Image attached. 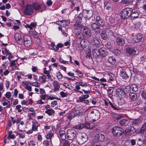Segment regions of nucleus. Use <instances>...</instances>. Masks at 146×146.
Here are the masks:
<instances>
[{"instance_id":"obj_1","label":"nucleus","mask_w":146,"mask_h":146,"mask_svg":"<svg viewBox=\"0 0 146 146\" xmlns=\"http://www.w3.org/2000/svg\"><path fill=\"white\" fill-rule=\"evenodd\" d=\"M111 133L115 136L119 137L122 135L123 132V129L119 127L115 126L111 129Z\"/></svg>"},{"instance_id":"obj_2","label":"nucleus","mask_w":146,"mask_h":146,"mask_svg":"<svg viewBox=\"0 0 146 146\" xmlns=\"http://www.w3.org/2000/svg\"><path fill=\"white\" fill-rule=\"evenodd\" d=\"M132 9L130 8H126L123 9L120 13L121 18L123 19L128 18L130 16V13L132 12Z\"/></svg>"},{"instance_id":"obj_3","label":"nucleus","mask_w":146,"mask_h":146,"mask_svg":"<svg viewBox=\"0 0 146 146\" xmlns=\"http://www.w3.org/2000/svg\"><path fill=\"white\" fill-rule=\"evenodd\" d=\"M89 115L91 117L92 120L95 121L98 120L100 118V116L99 111L96 110L89 112L88 116Z\"/></svg>"},{"instance_id":"obj_4","label":"nucleus","mask_w":146,"mask_h":146,"mask_svg":"<svg viewBox=\"0 0 146 146\" xmlns=\"http://www.w3.org/2000/svg\"><path fill=\"white\" fill-rule=\"evenodd\" d=\"M88 137L85 133H82L79 136L77 140L80 144H82L85 143L88 140Z\"/></svg>"},{"instance_id":"obj_5","label":"nucleus","mask_w":146,"mask_h":146,"mask_svg":"<svg viewBox=\"0 0 146 146\" xmlns=\"http://www.w3.org/2000/svg\"><path fill=\"white\" fill-rule=\"evenodd\" d=\"M82 15L84 17L86 20L89 19L93 15V12L91 10H86L83 9L82 11Z\"/></svg>"},{"instance_id":"obj_6","label":"nucleus","mask_w":146,"mask_h":146,"mask_svg":"<svg viewBox=\"0 0 146 146\" xmlns=\"http://www.w3.org/2000/svg\"><path fill=\"white\" fill-rule=\"evenodd\" d=\"M136 132L135 128L133 127H130L126 129L124 133L126 136H129L133 134Z\"/></svg>"},{"instance_id":"obj_7","label":"nucleus","mask_w":146,"mask_h":146,"mask_svg":"<svg viewBox=\"0 0 146 146\" xmlns=\"http://www.w3.org/2000/svg\"><path fill=\"white\" fill-rule=\"evenodd\" d=\"M75 131L72 129H70L67 130L66 135L68 139L72 140L76 136Z\"/></svg>"},{"instance_id":"obj_8","label":"nucleus","mask_w":146,"mask_h":146,"mask_svg":"<svg viewBox=\"0 0 146 146\" xmlns=\"http://www.w3.org/2000/svg\"><path fill=\"white\" fill-rule=\"evenodd\" d=\"M33 7L31 5L28 4L27 5L24 11L23 12L25 15H30L33 13Z\"/></svg>"},{"instance_id":"obj_9","label":"nucleus","mask_w":146,"mask_h":146,"mask_svg":"<svg viewBox=\"0 0 146 146\" xmlns=\"http://www.w3.org/2000/svg\"><path fill=\"white\" fill-rule=\"evenodd\" d=\"M75 84L76 86L75 88L74 89V91L76 92L78 91V90L81 89L80 86L84 87H86L87 86V84L86 83L82 82H76L75 83Z\"/></svg>"},{"instance_id":"obj_10","label":"nucleus","mask_w":146,"mask_h":146,"mask_svg":"<svg viewBox=\"0 0 146 146\" xmlns=\"http://www.w3.org/2000/svg\"><path fill=\"white\" fill-rule=\"evenodd\" d=\"M115 92L116 95L119 98H123L125 96L124 91L120 88H118Z\"/></svg>"},{"instance_id":"obj_11","label":"nucleus","mask_w":146,"mask_h":146,"mask_svg":"<svg viewBox=\"0 0 146 146\" xmlns=\"http://www.w3.org/2000/svg\"><path fill=\"white\" fill-rule=\"evenodd\" d=\"M24 43L25 45L27 47H29L31 45V40L29 36L26 35L24 36Z\"/></svg>"},{"instance_id":"obj_12","label":"nucleus","mask_w":146,"mask_h":146,"mask_svg":"<svg viewBox=\"0 0 146 146\" xmlns=\"http://www.w3.org/2000/svg\"><path fill=\"white\" fill-rule=\"evenodd\" d=\"M82 31L84 35L86 38H89L91 36V31L87 27H84Z\"/></svg>"},{"instance_id":"obj_13","label":"nucleus","mask_w":146,"mask_h":146,"mask_svg":"<svg viewBox=\"0 0 146 146\" xmlns=\"http://www.w3.org/2000/svg\"><path fill=\"white\" fill-rule=\"evenodd\" d=\"M44 108L46 110L45 113L48 115H52L55 113V111L53 109L50 108V106L48 105H45Z\"/></svg>"},{"instance_id":"obj_14","label":"nucleus","mask_w":146,"mask_h":146,"mask_svg":"<svg viewBox=\"0 0 146 146\" xmlns=\"http://www.w3.org/2000/svg\"><path fill=\"white\" fill-rule=\"evenodd\" d=\"M142 38V36L141 33H137L134 36L133 41L135 42H138L141 41Z\"/></svg>"},{"instance_id":"obj_15","label":"nucleus","mask_w":146,"mask_h":146,"mask_svg":"<svg viewBox=\"0 0 146 146\" xmlns=\"http://www.w3.org/2000/svg\"><path fill=\"white\" fill-rule=\"evenodd\" d=\"M53 86V90L54 92L58 91L60 88V85L56 80H54L52 83Z\"/></svg>"},{"instance_id":"obj_16","label":"nucleus","mask_w":146,"mask_h":146,"mask_svg":"<svg viewBox=\"0 0 146 146\" xmlns=\"http://www.w3.org/2000/svg\"><path fill=\"white\" fill-rule=\"evenodd\" d=\"M15 40L19 44H21L23 42V40L21 35L18 33H16L14 36Z\"/></svg>"},{"instance_id":"obj_17","label":"nucleus","mask_w":146,"mask_h":146,"mask_svg":"<svg viewBox=\"0 0 146 146\" xmlns=\"http://www.w3.org/2000/svg\"><path fill=\"white\" fill-rule=\"evenodd\" d=\"M105 136L101 133L96 134L95 136V139L100 142H103L105 139Z\"/></svg>"},{"instance_id":"obj_18","label":"nucleus","mask_w":146,"mask_h":146,"mask_svg":"<svg viewBox=\"0 0 146 146\" xmlns=\"http://www.w3.org/2000/svg\"><path fill=\"white\" fill-rule=\"evenodd\" d=\"M115 42L117 44L120 46L123 45L125 43V41L123 38L119 37L116 38Z\"/></svg>"},{"instance_id":"obj_19","label":"nucleus","mask_w":146,"mask_h":146,"mask_svg":"<svg viewBox=\"0 0 146 146\" xmlns=\"http://www.w3.org/2000/svg\"><path fill=\"white\" fill-rule=\"evenodd\" d=\"M92 28L96 34H98L100 32V29L98 25L95 23H93L91 26Z\"/></svg>"},{"instance_id":"obj_20","label":"nucleus","mask_w":146,"mask_h":146,"mask_svg":"<svg viewBox=\"0 0 146 146\" xmlns=\"http://www.w3.org/2000/svg\"><path fill=\"white\" fill-rule=\"evenodd\" d=\"M120 75L123 79H126L129 78V76L126 73L125 69H122L120 70Z\"/></svg>"},{"instance_id":"obj_21","label":"nucleus","mask_w":146,"mask_h":146,"mask_svg":"<svg viewBox=\"0 0 146 146\" xmlns=\"http://www.w3.org/2000/svg\"><path fill=\"white\" fill-rule=\"evenodd\" d=\"M107 60L110 64L112 65L115 64L116 62V59L113 56L108 57L107 58Z\"/></svg>"},{"instance_id":"obj_22","label":"nucleus","mask_w":146,"mask_h":146,"mask_svg":"<svg viewBox=\"0 0 146 146\" xmlns=\"http://www.w3.org/2000/svg\"><path fill=\"white\" fill-rule=\"evenodd\" d=\"M46 80V75L44 74H42L40 76L38 81L41 83H45Z\"/></svg>"},{"instance_id":"obj_23","label":"nucleus","mask_w":146,"mask_h":146,"mask_svg":"<svg viewBox=\"0 0 146 146\" xmlns=\"http://www.w3.org/2000/svg\"><path fill=\"white\" fill-rule=\"evenodd\" d=\"M83 25L81 22H76L74 25V28L75 29H78L80 30L82 29Z\"/></svg>"},{"instance_id":"obj_24","label":"nucleus","mask_w":146,"mask_h":146,"mask_svg":"<svg viewBox=\"0 0 146 146\" xmlns=\"http://www.w3.org/2000/svg\"><path fill=\"white\" fill-rule=\"evenodd\" d=\"M139 14L136 11H134L130 13V16L132 19H134L137 18L139 16Z\"/></svg>"},{"instance_id":"obj_25","label":"nucleus","mask_w":146,"mask_h":146,"mask_svg":"<svg viewBox=\"0 0 146 146\" xmlns=\"http://www.w3.org/2000/svg\"><path fill=\"white\" fill-rule=\"evenodd\" d=\"M58 23L59 25L62 27H65L68 25L69 23L68 21L61 20L58 22Z\"/></svg>"},{"instance_id":"obj_26","label":"nucleus","mask_w":146,"mask_h":146,"mask_svg":"<svg viewBox=\"0 0 146 146\" xmlns=\"http://www.w3.org/2000/svg\"><path fill=\"white\" fill-rule=\"evenodd\" d=\"M67 74L69 76H71V77L69 78L65 77V78L68 80H70L72 81H73L75 79L74 76V73L71 72H69L67 73Z\"/></svg>"},{"instance_id":"obj_27","label":"nucleus","mask_w":146,"mask_h":146,"mask_svg":"<svg viewBox=\"0 0 146 146\" xmlns=\"http://www.w3.org/2000/svg\"><path fill=\"white\" fill-rule=\"evenodd\" d=\"M129 120L126 119H122L120 120L119 122V124L122 126H126L129 123Z\"/></svg>"},{"instance_id":"obj_28","label":"nucleus","mask_w":146,"mask_h":146,"mask_svg":"<svg viewBox=\"0 0 146 146\" xmlns=\"http://www.w3.org/2000/svg\"><path fill=\"white\" fill-rule=\"evenodd\" d=\"M92 53L94 56L96 58L98 57L100 55V53H99V49L95 48L93 49Z\"/></svg>"},{"instance_id":"obj_29","label":"nucleus","mask_w":146,"mask_h":146,"mask_svg":"<svg viewBox=\"0 0 146 146\" xmlns=\"http://www.w3.org/2000/svg\"><path fill=\"white\" fill-rule=\"evenodd\" d=\"M142 138H139L138 139V142H140L142 141V142L146 143V133L142 134L141 135Z\"/></svg>"},{"instance_id":"obj_30","label":"nucleus","mask_w":146,"mask_h":146,"mask_svg":"<svg viewBox=\"0 0 146 146\" xmlns=\"http://www.w3.org/2000/svg\"><path fill=\"white\" fill-rule=\"evenodd\" d=\"M88 146H104L102 145L96 141H92L89 142Z\"/></svg>"},{"instance_id":"obj_31","label":"nucleus","mask_w":146,"mask_h":146,"mask_svg":"<svg viewBox=\"0 0 146 146\" xmlns=\"http://www.w3.org/2000/svg\"><path fill=\"white\" fill-rule=\"evenodd\" d=\"M3 100H6L3 102L2 104L4 106H6L7 108H9L11 107L10 102L6 100L5 97H3Z\"/></svg>"},{"instance_id":"obj_32","label":"nucleus","mask_w":146,"mask_h":146,"mask_svg":"<svg viewBox=\"0 0 146 146\" xmlns=\"http://www.w3.org/2000/svg\"><path fill=\"white\" fill-rule=\"evenodd\" d=\"M112 116L114 119L117 120L122 118L123 117V115L121 114H117L115 113H112Z\"/></svg>"},{"instance_id":"obj_33","label":"nucleus","mask_w":146,"mask_h":146,"mask_svg":"<svg viewBox=\"0 0 146 146\" xmlns=\"http://www.w3.org/2000/svg\"><path fill=\"white\" fill-rule=\"evenodd\" d=\"M75 117L77 115H82V111L79 110H75L72 111Z\"/></svg>"},{"instance_id":"obj_34","label":"nucleus","mask_w":146,"mask_h":146,"mask_svg":"<svg viewBox=\"0 0 146 146\" xmlns=\"http://www.w3.org/2000/svg\"><path fill=\"white\" fill-rule=\"evenodd\" d=\"M32 6L36 11L39 10L41 8V5L39 3H34Z\"/></svg>"},{"instance_id":"obj_35","label":"nucleus","mask_w":146,"mask_h":146,"mask_svg":"<svg viewBox=\"0 0 146 146\" xmlns=\"http://www.w3.org/2000/svg\"><path fill=\"white\" fill-rule=\"evenodd\" d=\"M99 53H100V55L104 57L106 54V49L104 48H101L99 49Z\"/></svg>"},{"instance_id":"obj_36","label":"nucleus","mask_w":146,"mask_h":146,"mask_svg":"<svg viewBox=\"0 0 146 146\" xmlns=\"http://www.w3.org/2000/svg\"><path fill=\"white\" fill-rule=\"evenodd\" d=\"M126 51L127 53L130 55H133L135 53V51L134 49L129 47L127 48Z\"/></svg>"},{"instance_id":"obj_37","label":"nucleus","mask_w":146,"mask_h":146,"mask_svg":"<svg viewBox=\"0 0 146 146\" xmlns=\"http://www.w3.org/2000/svg\"><path fill=\"white\" fill-rule=\"evenodd\" d=\"M92 42L93 45L96 47H99L100 46L99 41L96 39H94Z\"/></svg>"},{"instance_id":"obj_38","label":"nucleus","mask_w":146,"mask_h":146,"mask_svg":"<svg viewBox=\"0 0 146 146\" xmlns=\"http://www.w3.org/2000/svg\"><path fill=\"white\" fill-rule=\"evenodd\" d=\"M60 136L61 139L63 141H64L66 139V135L64 131L61 130L59 131Z\"/></svg>"},{"instance_id":"obj_39","label":"nucleus","mask_w":146,"mask_h":146,"mask_svg":"<svg viewBox=\"0 0 146 146\" xmlns=\"http://www.w3.org/2000/svg\"><path fill=\"white\" fill-rule=\"evenodd\" d=\"M40 124L38 122H36L33 125L32 127V130L33 131H38V127L39 126Z\"/></svg>"},{"instance_id":"obj_40","label":"nucleus","mask_w":146,"mask_h":146,"mask_svg":"<svg viewBox=\"0 0 146 146\" xmlns=\"http://www.w3.org/2000/svg\"><path fill=\"white\" fill-rule=\"evenodd\" d=\"M146 130V121L141 127L139 132L140 133H142L145 132Z\"/></svg>"},{"instance_id":"obj_41","label":"nucleus","mask_w":146,"mask_h":146,"mask_svg":"<svg viewBox=\"0 0 146 146\" xmlns=\"http://www.w3.org/2000/svg\"><path fill=\"white\" fill-rule=\"evenodd\" d=\"M142 122V121L140 119H135L132 121V124L135 126L137 125L141 124Z\"/></svg>"},{"instance_id":"obj_42","label":"nucleus","mask_w":146,"mask_h":146,"mask_svg":"<svg viewBox=\"0 0 146 146\" xmlns=\"http://www.w3.org/2000/svg\"><path fill=\"white\" fill-rule=\"evenodd\" d=\"M129 96L130 98L133 100H136L137 98L136 94L133 93H130L129 94Z\"/></svg>"},{"instance_id":"obj_43","label":"nucleus","mask_w":146,"mask_h":146,"mask_svg":"<svg viewBox=\"0 0 146 146\" xmlns=\"http://www.w3.org/2000/svg\"><path fill=\"white\" fill-rule=\"evenodd\" d=\"M91 78L92 79H94L96 80H97L98 81H100L102 82H107V80L106 79L104 78H102L100 79L98 78H97L95 77H91Z\"/></svg>"},{"instance_id":"obj_44","label":"nucleus","mask_w":146,"mask_h":146,"mask_svg":"<svg viewBox=\"0 0 146 146\" xmlns=\"http://www.w3.org/2000/svg\"><path fill=\"white\" fill-rule=\"evenodd\" d=\"M56 75L57 79L59 80H61L63 77L62 74L61 73L60 71H58L56 72Z\"/></svg>"},{"instance_id":"obj_45","label":"nucleus","mask_w":146,"mask_h":146,"mask_svg":"<svg viewBox=\"0 0 146 146\" xmlns=\"http://www.w3.org/2000/svg\"><path fill=\"white\" fill-rule=\"evenodd\" d=\"M130 88L133 91L135 92H136L138 90L137 86L135 84L131 85L130 86Z\"/></svg>"},{"instance_id":"obj_46","label":"nucleus","mask_w":146,"mask_h":146,"mask_svg":"<svg viewBox=\"0 0 146 146\" xmlns=\"http://www.w3.org/2000/svg\"><path fill=\"white\" fill-rule=\"evenodd\" d=\"M16 60H15L12 61L10 64V66L12 67V70L15 69L17 67L16 64Z\"/></svg>"},{"instance_id":"obj_47","label":"nucleus","mask_w":146,"mask_h":146,"mask_svg":"<svg viewBox=\"0 0 146 146\" xmlns=\"http://www.w3.org/2000/svg\"><path fill=\"white\" fill-rule=\"evenodd\" d=\"M84 127L88 129H91L93 127V125L89 123H86L84 125Z\"/></svg>"},{"instance_id":"obj_48","label":"nucleus","mask_w":146,"mask_h":146,"mask_svg":"<svg viewBox=\"0 0 146 146\" xmlns=\"http://www.w3.org/2000/svg\"><path fill=\"white\" fill-rule=\"evenodd\" d=\"M141 24L140 22L137 21L136 22L135 24H133V28L136 29H139L141 26Z\"/></svg>"},{"instance_id":"obj_49","label":"nucleus","mask_w":146,"mask_h":146,"mask_svg":"<svg viewBox=\"0 0 146 146\" xmlns=\"http://www.w3.org/2000/svg\"><path fill=\"white\" fill-rule=\"evenodd\" d=\"M105 8L107 10L110 11L112 9L111 5L109 3H104Z\"/></svg>"},{"instance_id":"obj_50","label":"nucleus","mask_w":146,"mask_h":146,"mask_svg":"<svg viewBox=\"0 0 146 146\" xmlns=\"http://www.w3.org/2000/svg\"><path fill=\"white\" fill-rule=\"evenodd\" d=\"M101 36L102 38L104 40H106L107 38V35L106 33L104 31H102L101 34Z\"/></svg>"},{"instance_id":"obj_51","label":"nucleus","mask_w":146,"mask_h":146,"mask_svg":"<svg viewBox=\"0 0 146 146\" xmlns=\"http://www.w3.org/2000/svg\"><path fill=\"white\" fill-rule=\"evenodd\" d=\"M52 143V140H46L43 141V144L44 146H48Z\"/></svg>"},{"instance_id":"obj_52","label":"nucleus","mask_w":146,"mask_h":146,"mask_svg":"<svg viewBox=\"0 0 146 146\" xmlns=\"http://www.w3.org/2000/svg\"><path fill=\"white\" fill-rule=\"evenodd\" d=\"M83 16L82 14L81 13H80L76 18V22H81Z\"/></svg>"},{"instance_id":"obj_53","label":"nucleus","mask_w":146,"mask_h":146,"mask_svg":"<svg viewBox=\"0 0 146 146\" xmlns=\"http://www.w3.org/2000/svg\"><path fill=\"white\" fill-rule=\"evenodd\" d=\"M53 135V134L52 132H50L48 133L46 135V138L49 139L50 140H51V138L52 137Z\"/></svg>"},{"instance_id":"obj_54","label":"nucleus","mask_w":146,"mask_h":146,"mask_svg":"<svg viewBox=\"0 0 146 146\" xmlns=\"http://www.w3.org/2000/svg\"><path fill=\"white\" fill-rule=\"evenodd\" d=\"M30 84L33 86L36 87H40V84L38 82H35L30 83Z\"/></svg>"},{"instance_id":"obj_55","label":"nucleus","mask_w":146,"mask_h":146,"mask_svg":"<svg viewBox=\"0 0 146 146\" xmlns=\"http://www.w3.org/2000/svg\"><path fill=\"white\" fill-rule=\"evenodd\" d=\"M97 23L98 24V26L100 27H103L104 25V22L102 19L100 20Z\"/></svg>"},{"instance_id":"obj_56","label":"nucleus","mask_w":146,"mask_h":146,"mask_svg":"<svg viewBox=\"0 0 146 146\" xmlns=\"http://www.w3.org/2000/svg\"><path fill=\"white\" fill-rule=\"evenodd\" d=\"M113 91V88H111L108 89V93L109 96L111 97L112 96V94Z\"/></svg>"},{"instance_id":"obj_57","label":"nucleus","mask_w":146,"mask_h":146,"mask_svg":"<svg viewBox=\"0 0 146 146\" xmlns=\"http://www.w3.org/2000/svg\"><path fill=\"white\" fill-rule=\"evenodd\" d=\"M109 104L110 105L111 107L115 110H118V109L115 106L114 104L112 103L110 101H109Z\"/></svg>"},{"instance_id":"obj_58","label":"nucleus","mask_w":146,"mask_h":146,"mask_svg":"<svg viewBox=\"0 0 146 146\" xmlns=\"http://www.w3.org/2000/svg\"><path fill=\"white\" fill-rule=\"evenodd\" d=\"M44 74L46 75L47 77L48 78H51V75L50 74V71L49 70L45 71L44 72H43Z\"/></svg>"},{"instance_id":"obj_59","label":"nucleus","mask_w":146,"mask_h":146,"mask_svg":"<svg viewBox=\"0 0 146 146\" xmlns=\"http://www.w3.org/2000/svg\"><path fill=\"white\" fill-rule=\"evenodd\" d=\"M122 3L124 4H129L132 3V0H121Z\"/></svg>"},{"instance_id":"obj_60","label":"nucleus","mask_w":146,"mask_h":146,"mask_svg":"<svg viewBox=\"0 0 146 146\" xmlns=\"http://www.w3.org/2000/svg\"><path fill=\"white\" fill-rule=\"evenodd\" d=\"M75 116L72 112L69 114L67 117V118L69 120H71L72 119L75 117Z\"/></svg>"},{"instance_id":"obj_61","label":"nucleus","mask_w":146,"mask_h":146,"mask_svg":"<svg viewBox=\"0 0 146 146\" xmlns=\"http://www.w3.org/2000/svg\"><path fill=\"white\" fill-rule=\"evenodd\" d=\"M75 72L76 73V75L79 77L80 78L83 76V74L80 71L77 70L75 71Z\"/></svg>"},{"instance_id":"obj_62","label":"nucleus","mask_w":146,"mask_h":146,"mask_svg":"<svg viewBox=\"0 0 146 146\" xmlns=\"http://www.w3.org/2000/svg\"><path fill=\"white\" fill-rule=\"evenodd\" d=\"M123 98H119V99L118 100V103L120 105H123L125 102V101L122 99Z\"/></svg>"},{"instance_id":"obj_63","label":"nucleus","mask_w":146,"mask_h":146,"mask_svg":"<svg viewBox=\"0 0 146 146\" xmlns=\"http://www.w3.org/2000/svg\"><path fill=\"white\" fill-rule=\"evenodd\" d=\"M77 129H81L84 127V125L83 124L80 123L76 126Z\"/></svg>"},{"instance_id":"obj_64","label":"nucleus","mask_w":146,"mask_h":146,"mask_svg":"<svg viewBox=\"0 0 146 146\" xmlns=\"http://www.w3.org/2000/svg\"><path fill=\"white\" fill-rule=\"evenodd\" d=\"M106 46L107 48L110 50H111L112 48V46L111 45V43L110 42H107L106 44Z\"/></svg>"}]
</instances>
